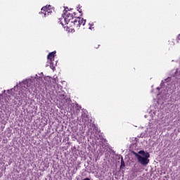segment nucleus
Wrapping results in <instances>:
<instances>
[{
	"label": "nucleus",
	"mask_w": 180,
	"mask_h": 180,
	"mask_svg": "<svg viewBox=\"0 0 180 180\" xmlns=\"http://www.w3.org/2000/svg\"><path fill=\"white\" fill-rule=\"evenodd\" d=\"M54 57H56V51L51 52L47 56L48 61H49L50 64H53V61H54Z\"/></svg>",
	"instance_id": "423d86ee"
},
{
	"label": "nucleus",
	"mask_w": 180,
	"mask_h": 180,
	"mask_svg": "<svg viewBox=\"0 0 180 180\" xmlns=\"http://www.w3.org/2000/svg\"><path fill=\"white\" fill-rule=\"evenodd\" d=\"M25 96V94H23V91L22 90L14 94L15 99H17V101H22V99H23Z\"/></svg>",
	"instance_id": "39448f33"
},
{
	"label": "nucleus",
	"mask_w": 180,
	"mask_h": 180,
	"mask_svg": "<svg viewBox=\"0 0 180 180\" xmlns=\"http://www.w3.org/2000/svg\"><path fill=\"white\" fill-rule=\"evenodd\" d=\"M133 155H134L138 160V162L141 165L146 166L150 162V153L144 152V150H139V153H136L135 151H132Z\"/></svg>",
	"instance_id": "f257e3e1"
},
{
	"label": "nucleus",
	"mask_w": 180,
	"mask_h": 180,
	"mask_svg": "<svg viewBox=\"0 0 180 180\" xmlns=\"http://www.w3.org/2000/svg\"><path fill=\"white\" fill-rule=\"evenodd\" d=\"M57 95L59 97V99H61V101H64V99H65V98H67L65 93L63 91H58Z\"/></svg>",
	"instance_id": "0eeeda50"
},
{
	"label": "nucleus",
	"mask_w": 180,
	"mask_h": 180,
	"mask_svg": "<svg viewBox=\"0 0 180 180\" xmlns=\"http://www.w3.org/2000/svg\"><path fill=\"white\" fill-rule=\"evenodd\" d=\"M50 8H51V6H45L41 8V13L44 14V18L50 16V15L53 13V11Z\"/></svg>",
	"instance_id": "20e7f679"
},
{
	"label": "nucleus",
	"mask_w": 180,
	"mask_h": 180,
	"mask_svg": "<svg viewBox=\"0 0 180 180\" xmlns=\"http://www.w3.org/2000/svg\"><path fill=\"white\" fill-rule=\"evenodd\" d=\"M79 13H82V9L79 8L78 10ZM80 16H82V14H80Z\"/></svg>",
	"instance_id": "9b49d317"
},
{
	"label": "nucleus",
	"mask_w": 180,
	"mask_h": 180,
	"mask_svg": "<svg viewBox=\"0 0 180 180\" xmlns=\"http://www.w3.org/2000/svg\"><path fill=\"white\" fill-rule=\"evenodd\" d=\"M85 23H86V20H84V18L76 17L74 19V20L72 21L70 24L68 25V27H70L73 30L74 29L78 30L79 29V27L81 26V25H82V26H85Z\"/></svg>",
	"instance_id": "f03ea898"
},
{
	"label": "nucleus",
	"mask_w": 180,
	"mask_h": 180,
	"mask_svg": "<svg viewBox=\"0 0 180 180\" xmlns=\"http://www.w3.org/2000/svg\"><path fill=\"white\" fill-rule=\"evenodd\" d=\"M122 167H125L124 160H123V158L121 159V165H120V168H122Z\"/></svg>",
	"instance_id": "9d476101"
},
{
	"label": "nucleus",
	"mask_w": 180,
	"mask_h": 180,
	"mask_svg": "<svg viewBox=\"0 0 180 180\" xmlns=\"http://www.w3.org/2000/svg\"><path fill=\"white\" fill-rule=\"evenodd\" d=\"M89 29H92V26H90V27H89Z\"/></svg>",
	"instance_id": "ddd939ff"
},
{
	"label": "nucleus",
	"mask_w": 180,
	"mask_h": 180,
	"mask_svg": "<svg viewBox=\"0 0 180 180\" xmlns=\"http://www.w3.org/2000/svg\"><path fill=\"white\" fill-rule=\"evenodd\" d=\"M176 72H178V69L175 72V75H176Z\"/></svg>",
	"instance_id": "f8f14e48"
},
{
	"label": "nucleus",
	"mask_w": 180,
	"mask_h": 180,
	"mask_svg": "<svg viewBox=\"0 0 180 180\" xmlns=\"http://www.w3.org/2000/svg\"><path fill=\"white\" fill-rule=\"evenodd\" d=\"M67 9H68V8H65L63 11V18L65 20V22L68 26L70 25L71 22H72L77 18V15L75 13H74L73 15L72 13H70V11H68Z\"/></svg>",
	"instance_id": "7ed1b4c3"
},
{
	"label": "nucleus",
	"mask_w": 180,
	"mask_h": 180,
	"mask_svg": "<svg viewBox=\"0 0 180 180\" xmlns=\"http://www.w3.org/2000/svg\"><path fill=\"white\" fill-rule=\"evenodd\" d=\"M82 122H83L86 126H88V123H89V118H88V117L82 118Z\"/></svg>",
	"instance_id": "1a4fd4ad"
},
{
	"label": "nucleus",
	"mask_w": 180,
	"mask_h": 180,
	"mask_svg": "<svg viewBox=\"0 0 180 180\" xmlns=\"http://www.w3.org/2000/svg\"><path fill=\"white\" fill-rule=\"evenodd\" d=\"M52 82H53V88H56V86H60L58 85V79H53L52 80Z\"/></svg>",
	"instance_id": "6e6552de"
}]
</instances>
